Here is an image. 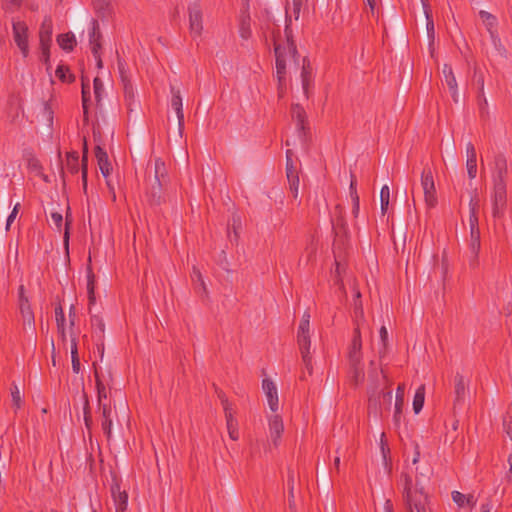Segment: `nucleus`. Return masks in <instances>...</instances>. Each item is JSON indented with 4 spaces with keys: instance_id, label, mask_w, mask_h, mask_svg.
<instances>
[{
    "instance_id": "1",
    "label": "nucleus",
    "mask_w": 512,
    "mask_h": 512,
    "mask_svg": "<svg viewBox=\"0 0 512 512\" xmlns=\"http://www.w3.org/2000/svg\"><path fill=\"white\" fill-rule=\"evenodd\" d=\"M491 178L493 183L492 214L497 218L503 214L507 201V182L509 179L507 159L504 154L495 155L491 167Z\"/></svg>"
},
{
    "instance_id": "2",
    "label": "nucleus",
    "mask_w": 512,
    "mask_h": 512,
    "mask_svg": "<svg viewBox=\"0 0 512 512\" xmlns=\"http://www.w3.org/2000/svg\"><path fill=\"white\" fill-rule=\"evenodd\" d=\"M403 485V497L408 512H428V496L424 493L423 487L416 482L413 485L412 477L403 474L401 477Z\"/></svg>"
},
{
    "instance_id": "3",
    "label": "nucleus",
    "mask_w": 512,
    "mask_h": 512,
    "mask_svg": "<svg viewBox=\"0 0 512 512\" xmlns=\"http://www.w3.org/2000/svg\"><path fill=\"white\" fill-rule=\"evenodd\" d=\"M189 32L193 39L200 38L203 32V8L199 1L190 3L187 7Z\"/></svg>"
},
{
    "instance_id": "4",
    "label": "nucleus",
    "mask_w": 512,
    "mask_h": 512,
    "mask_svg": "<svg viewBox=\"0 0 512 512\" xmlns=\"http://www.w3.org/2000/svg\"><path fill=\"white\" fill-rule=\"evenodd\" d=\"M421 186L424 192V199L428 208H434L437 205L436 189L433 174L430 168H424L421 174Z\"/></svg>"
},
{
    "instance_id": "5",
    "label": "nucleus",
    "mask_w": 512,
    "mask_h": 512,
    "mask_svg": "<svg viewBox=\"0 0 512 512\" xmlns=\"http://www.w3.org/2000/svg\"><path fill=\"white\" fill-rule=\"evenodd\" d=\"M274 53L276 58V75L278 78V82L281 85L285 81L287 59L291 58L293 60V57L289 53L287 45L278 43L275 37Z\"/></svg>"
},
{
    "instance_id": "6",
    "label": "nucleus",
    "mask_w": 512,
    "mask_h": 512,
    "mask_svg": "<svg viewBox=\"0 0 512 512\" xmlns=\"http://www.w3.org/2000/svg\"><path fill=\"white\" fill-rule=\"evenodd\" d=\"M165 164L160 159L155 161V181L157 185H153L149 193V201L153 205H159L162 202V182L164 178Z\"/></svg>"
},
{
    "instance_id": "7",
    "label": "nucleus",
    "mask_w": 512,
    "mask_h": 512,
    "mask_svg": "<svg viewBox=\"0 0 512 512\" xmlns=\"http://www.w3.org/2000/svg\"><path fill=\"white\" fill-rule=\"evenodd\" d=\"M13 37L16 45L19 47L22 55L27 57L29 54L28 45V27L24 22H13Z\"/></svg>"
},
{
    "instance_id": "8",
    "label": "nucleus",
    "mask_w": 512,
    "mask_h": 512,
    "mask_svg": "<svg viewBox=\"0 0 512 512\" xmlns=\"http://www.w3.org/2000/svg\"><path fill=\"white\" fill-rule=\"evenodd\" d=\"M362 341L359 327H356L353 332V339L348 350V365L356 366L362 364Z\"/></svg>"
},
{
    "instance_id": "9",
    "label": "nucleus",
    "mask_w": 512,
    "mask_h": 512,
    "mask_svg": "<svg viewBox=\"0 0 512 512\" xmlns=\"http://www.w3.org/2000/svg\"><path fill=\"white\" fill-rule=\"evenodd\" d=\"M284 34H285V38H286V43L284 45H287L288 51L293 57V62L297 66H299V54L297 51L296 44L293 40V32L291 29V15L289 14L288 8H286Z\"/></svg>"
},
{
    "instance_id": "10",
    "label": "nucleus",
    "mask_w": 512,
    "mask_h": 512,
    "mask_svg": "<svg viewBox=\"0 0 512 512\" xmlns=\"http://www.w3.org/2000/svg\"><path fill=\"white\" fill-rule=\"evenodd\" d=\"M171 107L176 112L177 120H178V130L180 136L184 130V113H183V104L182 97L180 94V90L176 89L174 86H171Z\"/></svg>"
},
{
    "instance_id": "11",
    "label": "nucleus",
    "mask_w": 512,
    "mask_h": 512,
    "mask_svg": "<svg viewBox=\"0 0 512 512\" xmlns=\"http://www.w3.org/2000/svg\"><path fill=\"white\" fill-rule=\"evenodd\" d=\"M94 367V377L96 382V390H97V402L98 406L103 404H110L107 401L108 395L106 390V385H109V380L105 381L103 377L100 375L96 362L93 363Z\"/></svg>"
},
{
    "instance_id": "12",
    "label": "nucleus",
    "mask_w": 512,
    "mask_h": 512,
    "mask_svg": "<svg viewBox=\"0 0 512 512\" xmlns=\"http://www.w3.org/2000/svg\"><path fill=\"white\" fill-rule=\"evenodd\" d=\"M291 114L292 118L296 121L299 137L305 136L307 129V116L304 108L299 104H293L291 107Z\"/></svg>"
},
{
    "instance_id": "13",
    "label": "nucleus",
    "mask_w": 512,
    "mask_h": 512,
    "mask_svg": "<svg viewBox=\"0 0 512 512\" xmlns=\"http://www.w3.org/2000/svg\"><path fill=\"white\" fill-rule=\"evenodd\" d=\"M302 89L306 98L309 97V89L313 84V69L308 58L304 57L301 67Z\"/></svg>"
},
{
    "instance_id": "14",
    "label": "nucleus",
    "mask_w": 512,
    "mask_h": 512,
    "mask_svg": "<svg viewBox=\"0 0 512 512\" xmlns=\"http://www.w3.org/2000/svg\"><path fill=\"white\" fill-rule=\"evenodd\" d=\"M480 248H481L480 230L470 231V239H469V251L471 254L470 266L473 268L478 266V256H479Z\"/></svg>"
},
{
    "instance_id": "15",
    "label": "nucleus",
    "mask_w": 512,
    "mask_h": 512,
    "mask_svg": "<svg viewBox=\"0 0 512 512\" xmlns=\"http://www.w3.org/2000/svg\"><path fill=\"white\" fill-rule=\"evenodd\" d=\"M223 409L225 412V418H226V424H227V430L229 433V437L232 440H237L239 437L238 428H237V421L233 417V409L229 401L223 400Z\"/></svg>"
},
{
    "instance_id": "16",
    "label": "nucleus",
    "mask_w": 512,
    "mask_h": 512,
    "mask_svg": "<svg viewBox=\"0 0 512 512\" xmlns=\"http://www.w3.org/2000/svg\"><path fill=\"white\" fill-rule=\"evenodd\" d=\"M284 431L282 418L279 415H274L269 419V435L275 447L279 445V440Z\"/></svg>"
},
{
    "instance_id": "17",
    "label": "nucleus",
    "mask_w": 512,
    "mask_h": 512,
    "mask_svg": "<svg viewBox=\"0 0 512 512\" xmlns=\"http://www.w3.org/2000/svg\"><path fill=\"white\" fill-rule=\"evenodd\" d=\"M262 389L266 394L267 401L270 409L275 412L278 410V393L274 382L270 379H264L262 381Z\"/></svg>"
},
{
    "instance_id": "18",
    "label": "nucleus",
    "mask_w": 512,
    "mask_h": 512,
    "mask_svg": "<svg viewBox=\"0 0 512 512\" xmlns=\"http://www.w3.org/2000/svg\"><path fill=\"white\" fill-rule=\"evenodd\" d=\"M404 393H405V384H399L396 390L395 397V406H394V415L393 422L395 426H399L402 419V409L404 406Z\"/></svg>"
},
{
    "instance_id": "19",
    "label": "nucleus",
    "mask_w": 512,
    "mask_h": 512,
    "mask_svg": "<svg viewBox=\"0 0 512 512\" xmlns=\"http://www.w3.org/2000/svg\"><path fill=\"white\" fill-rule=\"evenodd\" d=\"M101 38L102 35L100 32L99 23L97 20L93 19L91 21V28L89 31V44L92 54H96L97 51L101 50Z\"/></svg>"
},
{
    "instance_id": "20",
    "label": "nucleus",
    "mask_w": 512,
    "mask_h": 512,
    "mask_svg": "<svg viewBox=\"0 0 512 512\" xmlns=\"http://www.w3.org/2000/svg\"><path fill=\"white\" fill-rule=\"evenodd\" d=\"M442 73L444 76V81L448 86L451 96L455 102L458 101V85L453 73L452 67L448 64H444Z\"/></svg>"
},
{
    "instance_id": "21",
    "label": "nucleus",
    "mask_w": 512,
    "mask_h": 512,
    "mask_svg": "<svg viewBox=\"0 0 512 512\" xmlns=\"http://www.w3.org/2000/svg\"><path fill=\"white\" fill-rule=\"evenodd\" d=\"M467 393V387L464 381V377L457 373L454 377V406H459L464 403Z\"/></svg>"
},
{
    "instance_id": "22",
    "label": "nucleus",
    "mask_w": 512,
    "mask_h": 512,
    "mask_svg": "<svg viewBox=\"0 0 512 512\" xmlns=\"http://www.w3.org/2000/svg\"><path fill=\"white\" fill-rule=\"evenodd\" d=\"M286 176L289 183V189L293 195V198L298 197L299 190V175L296 164L286 165Z\"/></svg>"
},
{
    "instance_id": "23",
    "label": "nucleus",
    "mask_w": 512,
    "mask_h": 512,
    "mask_svg": "<svg viewBox=\"0 0 512 512\" xmlns=\"http://www.w3.org/2000/svg\"><path fill=\"white\" fill-rule=\"evenodd\" d=\"M19 303V310L21 317L23 319V326L26 328V326L30 329L35 328V318L34 313L31 309L30 303L28 299H25Z\"/></svg>"
},
{
    "instance_id": "24",
    "label": "nucleus",
    "mask_w": 512,
    "mask_h": 512,
    "mask_svg": "<svg viewBox=\"0 0 512 512\" xmlns=\"http://www.w3.org/2000/svg\"><path fill=\"white\" fill-rule=\"evenodd\" d=\"M98 411L101 414V427L107 438L111 436L112 418H111V406L110 404H103L98 406Z\"/></svg>"
},
{
    "instance_id": "25",
    "label": "nucleus",
    "mask_w": 512,
    "mask_h": 512,
    "mask_svg": "<svg viewBox=\"0 0 512 512\" xmlns=\"http://www.w3.org/2000/svg\"><path fill=\"white\" fill-rule=\"evenodd\" d=\"M95 157L97 159L98 166L102 175L104 177H108L112 170V167L108 160L107 152L102 147L97 145L95 147Z\"/></svg>"
},
{
    "instance_id": "26",
    "label": "nucleus",
    "mask_w": 512,
    "mask_h": 512,
    "mask_svg": "<svg viewBox=\"0 0 512 512\" xmlns=\"http://www.w3.org/2000/svg\"><path fill=\"white\" fill-rule=\"evenodd\" d=\"M53 23L49 16H46L40 26L39 39L40 44H51L52 42Z\"/></svg>"
},
{
    "instance_id": "27",
    "label": "nucleus",
    "mask_w": 512,
    "mask_h": 512,
    "mask_svg": "<svg viewBox=\"0 0 512 512\" xmlns=\"http://www.w3.org/2000/svg\"><path fill=\"white\" fill-rule=\"evenodd\" d=\"M112 497L116 508L115 512H125L128 505V495L125 491L121 492L119 487L112 488Z\"/></svg>"
},
{
    "instance_id": "28",
    "label": "nucleus",
    "mask_w": 512,
    "mask_h": 512,
    "mask_svg": "<svg viewBox=\"0 0 512 512\" xmlns=\"http://www.w3.org/2000/svg\"><path fill=\"white\" fill-rule=\"evenodd\" d=\"M123 85L124 99L127 109L132 112L137 107L136 96L134 88L130 81H126Z\"/></svg>"
},
{
    "instance_id": "29",
    "label": "nucleus",
    "mask_w": 512,
    "mask_h": 512,
    "mask_svg": "<svg viewBox=\"0 0 512 512\" xmlns=\"http://www.w3.org/2000/svg\"><path fill=\"white\" fill-rule=\"evenodd\" d=\"M421 2H422L423 8H424V13H425V16L427 19L426 29H427V36H428L429 42H430L429 45L432 46V44L434 42V38H435L434 22L432 19V15H431L427 0H421Z\"/></svg>"
},
{
    "instance_id": "30",
    "label": "nucleus",
    "mask_w": 512,
    "mask_h": 512,
    "mask_svg": "<svg viewBox=\"0 0 512 512\" xmlns=\"http://www.w3.org/2000/svg\"><path fill=\"white\" fill-rule=\"evenodd\" d=\"M348 375L351 384L358 386L364 381L365 377L363 365L349 366Z\"/></svg>"
},
{
    "instance_id": "31",
    "label": "nucleus",
    "mask_w": 512,
    "mask_h": 512,
    "mask_svg": "<svg viewBox=\"0 0 512 512\" xmlns=\"http://www.w3.org/2000/svg\"><path fill=\"white\" fill-rule=\"evenodd\" d=\"M59 46L65 51H72L76 45L75 35L72 32L60 34L57 37Z\"/></svg>"
},
{
    "instance_id": "32",
    "label": "nucleus",
    "mask_w": 512,
    "mask_h": 512,
    "mask_svg": "<svg viewBox=\"0 0 512 512\" xmlns=\"http://www.w3.org/2000/svg\"><path fill=\"white\" fill-rule=\"evenodd\" d=\"M65 169L72 175H75L79 171V155L78 152L72 151L66 154Z\"/></svg>"
},
{
    "instance_id": "33",
    "label": "nucleus",
    "mask_w": 512,
    "mask_h": 512,
    "mask_svg": "<svg viewBox=\"0 0 512 512\" xmlns=\"http://www.w3.org/2000/svg\"><path fill=\"white\" fill-rule=\"evenodd\" d=\"M95 275L92 271L91 266L87 267V293H88V301L89 305L95 304Z\"/></svg>"
},
{
    "instance_id": "34",
    "label": "nucleus",
    "mask_w": 512,
    "mask_h": 512,
    "mask_svg": "<svg viewBox=\"0 0 512 512\" xmlns=\"http://www.w3.org/2000/svg\"><path fill=\"white\" fill-rule=\"evenodd\" d=\"M56 77L65 83H72L75 81V76L69 70V67L63 64L57 66L55 71Z\"/></svg>"
},
{
    "instance_id": "35",
    "label": "nucleus",
    "mask_w": 512,
    "mask_h": 512,
    "mask_svg": "<svg viewBox=\"0 0 512 512\" xmlns=\"http://www.w3.org/2000/svg\"><path fill=\"white\" fill-rule=\"evenodd\" d=\"M425 401V386L421 385L417 388L414 399H413V410L415 414H418L424 405Z\"/></svg>"
},
{
    "instance_id": "36",
    "label": "nucleus",
    "mask_w": 512,
    "mask_h": 512,
    "mask_svg": "<svg viewBox=\"0 0 512 512\" xmlns=\"http://www.w3.org/2000/svg\"><path fill=\"white\" fill-rule=\"evenodd\" d=\"M71 358H72V369L74 373H79L80 371V360L78 356L77 350V339L76 336L71 333Z\"/></svg>"
},
{
    "instance_id": "37",
    "label": "nucleus",
    "mask_w": 512,
    "mask_h": 512,
    "mask_svg": "<svg viewBox=\"0 0 512 512\" xmlns=\"http://www.w3.org/2000/svg\"><path fill=\"white\" fill-rule=\"evenodd\" d=\"M469 225L470 231L480 230L478 220V204L473 199L470 201Z\"/></svg>"
},
{
    "instance_id": "38",
    "label": "nucleus",
    "mask_w": 512,
    "mask_h": 512,
    "mask_svg": "<svg viewBox=\"0 0 512 512\" xmlns=\"http://www.w3.org/2000/svg\"><path fill=\"white\" fill-rule=\"evenodd\" d=\"M479 16L483 23L485 24L489 33L493 36V29L497 25V18L493 14L484 10L479 11Z\"/></svg>"
},
{
    "instance_id": "39",
    "label": "nucleus",
    "mask_w": 512,
    "mask_h": 512,
    "mask_svg": "<svg viewBox=\"0 0 512 512\" xmlns=\"http://www.w3.org/2000/svg\"><path fill=\"white\" fill-rule=\"evenodd\" d=\"M297 343L300 349V353L309 354L310 353V333H297Z\"/></svg>"
},
{
    "instance_id": "40",
    "label": "nucleus",
    "mask_w": 512,
    "mask_h": 512,
    "mask_svg": "<svg viewBox=\"0 0 512 512\" xmlns=\"http://www.w3.org/2000/svg\"><path fill=\"white\" fill-rule=\"evenodd\" d=\"M296 482V475L292 469H288L287 475V487H288V497H289V506L293 507L295 505L294 502V487Z\"/></svg>"
},
{
    "instance_id": "41",
    "label": "nucleus",
    "mask_w": 512,
    "mask_h": 512,
    "mask_svg": "<svg viewBox=\"0 0 512 512\" xmlns=\"http://www.w3.org/2000/svg\"><path fill=\"white\" fill-rule=\"evenodd\" d=\"M239 33L241 38L247 40L251 36V27H250V16L244 15L241 17L240 25H239Z\"/></svg>"
},
{
    "instance_id": "42",
    "label": "nucleus",
    "mask_w": 512,
    "mask_h": 512,
    "mask_svg": "<svg viewBox=\"0 0 512 512\" xmlns=\"http://www.w3.org/2000/svg\"><path fill=\"white\" fill-rule=\"evenodd\" d=\"M479 115L482 120H487L489 118V110H488V101L485 96V93L477 95Z\"/></svg>"
},
{
    "instance_id": "43",
    "label": "nucleus",
    "mask_w": 512,
    "mask_h": 512,
    "mask_svg": "<svg viewBox=\"0 0 512 512\" xmlns=\"http://www.w3.org/2000/svg\"><path fill=\"white\" fill-rule=\"evenodd\" d=\"M84 398V404H83V414H84V422L85 427L87 430H91L93 425L92 415H91V408L89 404V399L86 393L83 394Z\"/></svg>"
},
{
    "instance_id": "44",
    "label": "nucleus",
    "mask_w": 512,
    "mask_h": 512,
    "mask_svg": "<svg viewBox=\"0 0 512 512\" xmlns=\"http://www.w3.org/2000/svg\"><path fill=\"white\" fill-rule=\"evenodd\" d=\"M90 101V88L88 84L82 82V108L84 119H88V108Z\"/></svg>"
},
{
    "instance_id": "45",
    "label": "nucleus",
    "mask_w": 512,
    "mask_h": 512,
    "mask_svg": "<svg viewBox=\"0 0 512 512\" xmlns=\"http://www.w3.org/2000/svg\"><path fill=\"white\" fill-rule=\"evenodd\" d=\"M10 390H11L12 406L15 408V411H17L18 409H20L22 407V404H23L22 396H21L18 386L15 383L12 384Z\"/></svg>"
},
{
    "instance_id": "46",
    "label": "nucleus",
    "mask_w": 512,
    "mask_h": 512,
    "mask_svg": "<svg viewBox=\"0 0 512 512\" xmlns=\"http://www.w3.org/2000/svg\"><path fill=\"white\" fill-rule=\"evenodd\" d=\"M389 199H390V189L387 185H384L380 191V204H381V212L383 215L388 210Z\"/></svg>"
},
{
    "instance_id": "47",
    "label": "nucleus",
    "mask_w": 512,
    "mask_h": 512,
    "mask_svg": "<svg viewBox=\"0 0 512 512\" xmlns=\"http://www.w3.org/2000/svg\"><path fill=\"white\" fill-rule=\"evenodd\" d=\"M91 325L94 329V333L97 334L99 337H102L105 331V324L103 322V319L97 315H92Z\"/></svg>"
},
{
    "instance_id": "48",
    "label": "nucleus",
    "mask_w": 512,
    "mask_h": 512,
    "mask_svg": "<svg viewBox=\"0 0 512 512\" xmlns=\"http://www.w3.org/2000/svg\"><path fill=\"white\" fill-rule=\"evenodd\" d=\"M333 230L336 236H342L347 234L348 227L343 217H338L336 221L333 222Z\"/></svg>"
},
{
    "instance_id": "49",
    "label": "nucleus",
    "mask_w": 512,
    "mask_h": 512,
    "mask_svg": "<svg viewBox=\"0 0 512 512\" xmlns=\"http://www.w3.org/2000/svg\"><path fill=\"white\" fill-rule=\"evenodd\" d=\"M503 429L507 436L512 440V404L503 418Z\"/></svg>"
},
{
    "instance_id": "50",
    "label": "nucleus",
    "mask_w": 512,
    "mask_h": 512,
    "mask_svg": "<svg viewBox=\"0 0 512 512\" xmlns=\"http://www.w3.org/2000/svg\"><path fill=\"white\" fill-rule=\"evenodd\" d=\"M87 173H88V156L82 155L81 159V178L84 193H87Z\"/></svg>"
},
{
    "instance_id": "51",
    "label": "nucleus",
    "mask_w": 512,
    "mask_h": 512,
    "mask_svg": "<svg viewBox=\"0 0 512 512\" xmlns=\"http://www.w3.org/2000/svg\"><path fill=\"white\" fill-rule=\"evenodd\" d=\"M353 310L356 318L363 317V306L361 301V293L356 291L353 299Z\"/></svg>"
},
{
    "instance_id": "52",
    "label": "nucleus",
    "mask_w": 512,
    "mask_h": 512,
    "mask_svg": "<svg viewBox=\"0 0 512 512\" xmlns=\"http://www.w3.org/2000/svg\"><path fill=\"white\" fill-rule=\"evenodd\" d=\"M94 96L97 104L101 102L102 93L104 92L103 82L99 77H95L93 80Z\"/></svg>"
},
{
    "instance_id": "53",
    "label": "nucleus",
    "mask_w": 512,
    "mask_h": 512,
    "mask_svg": "<svg viewBox=\"0 0 512 512\" xmlns=\"http://www.w3.org/2000/svg\"><path fill=\"white\" fill-rule=\"evenodd\" d=\"M474 82L478 89V94L484 93V74L483 72L475 67L474 69Z\"/></svg>"
},
{
    "instance_id": "54",
    "label": "nucleus",
    "mask_w": 512,
    "mask_h": 512,
    "mask_svg": "<svg viewBox=\"0 0 512 512\" xmlns=\"http://www.w3.org/2000/svg\"><path fill=\"white\" fill-rule=\"evenodd\" d=\"M55 320L57 324V330H63V326H65V315L64 310L61 305H58L55 308Z\"/></svg>"
},
{
    "instance_id": "55",
    "label": "nucleus",
    "mask_w": 512,
    "mask_h": 512,
    "mask_svg": "<svg viewBox=\"0 0 512 512\" xmlns=\"http://www.w3.org/2000/svg\"><path fill=\"white\" fill-rule=\"evenodd\" d=\"M50 46L51 44H40L41 61L46 65V69H50Z\"/></svg>"
},
{
    "instance_id": "56",
    "label": "nucleus",
    "mask_w": 512,
    "mask_h": 512,
    "mask_svg": "<svg viewBox=\"0 0 512 512\" xmlns=\"http://www.w3.org/2000/svg\"><path fill=\"white\" fill-rule=\"evenodd\" d=\"M467 172L470 179H474L477 175V159H467Z\"/></svg>"
},
{
    "instance_id": "57",
    "label": "nucleus",
    "mask_w": 512,
    "mask_h": 512,
    "mask_svg": "<svg viewBox=\"0 0 512 512\" xmlns=\"http://www.w3.org/2000/svg\"><path fill=\"white\" fill-rule=\"evenodd\" d=\"M70 224H71V220L69 218V215L67 214L66 215V219H65V231H64V234H63V244H64V247H65V249L67 251H68V247H69V237H70L69 229H70Z\"/></svg>"
},
{
    "instance_id": "58",
    "label": "nucleus",
    "mask_w": 512,
    "mask_h": 512,
    "mask_svg": "<svg viewBox=\"0 0 512 512\" xmlns=\"http://www.w3.org/2000/svg\"><path fill=\"white\" fill-rule=\"evenodd\" d=\"M301 357H302V362L304 364L305 370L307 371V373L309 375H311L312 371H313L311 353L302 354Z\"/></svg>"
},
{
    "instance_id": "59",
    "label": "nucleus",
    "mask_w": 512,
    "mask_h": 512,
    "mask_svg": "<svg viewBox=\"0 0 512 512\" xmlns=\"http://www.w3.org/2000/svg\"><path fill=\"white\" fill-rule=\"evenodd\" d=\"M2 1H3L2 7L6 11H14L15 9H17L20 6L19 0H2Z\"/></svg>"
},
{
    "instance_id": "60",
    "label": "nucleus",
    "mask_w": 512,
    "mask_h": 512,
    "mask_svg": "<svg viewBox=\"0 0 512 512\" xmlns=\"http://www.w3.org/2000/svg\"><path fill=\"white\" fill-rule=\"evenodd\" d=\"M452 499L453 501L459 506V507H464L465 505V500H466V495H464L463 493L459 492V491H453L452 492Z\"/></svg>"
},
{
    "instance_id": "61",
    "label": "nucleus",
    "mask_w": 512,
    "mask_h": 512,
    "mask_svg": "<svg viewBox=\"0 0 512 512\" xmlns=\"http://www.w3.org/2000/svg\"><path fill=\"white\" fill-rule=\"evenodd\" d=\"M110 0H92L94 8L98 12H104L109 6Z\"/></svg>"
},
{
    "instance_id": "62",
    "label": "nucleus",
    "mask_w": 512,
    "mask_h": 512,
    "mask_svg": "<svg viewBox=\"0 0 512 512\" xmlns=\"http://www.w3.org/2000/svg\"><path fill=\"white\" fill-rule=\"evenodd\" d=\"M351 199H352V202H353V209H352V213L355 217H357L358 213H359V196L357 194V192H352L351 193Z\"/></svg>"
},
{
    "instance_id": "63",
    "label": "nucleus",
    "mask_w": 512,
    "mask_h": 512,
    "mask_svg": "<svg viewBox=\"0 0 512 512\" xmlns=\"http://www.w3.org/2000/svg\"><path fill=\"white\" fill-rule=\"evenodd\" d=\"M51 219L53 221V223L55 224V226L61 230V226H62V223H63V216L61 213L59 212H52L51 213Z\"/></svg>"
},
{
    "instance_id": "64",
    "label": "nucleus",
    "mask_w": 512,
    "mask_h": 512,
    "mask_svg": "<svg viewBox=\"0 0 512 512\" xmlns=\"http://www.w3.org/2000/svg\"><path fill=\"white\" fill-rule=\"evenodd\" d=\"M118 69L122 84H124L126 81H130L125 70V64L121 60L118 61Z\"/></svg>"
}]
</instances>
